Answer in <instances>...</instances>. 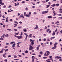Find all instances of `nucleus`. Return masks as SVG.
Returning <instances> with one entry per match:
<instances>
[{
	"instance_id": "f257e3e1",
	"label": "nucleus",
	"mask_w": 62,
	"mask_h": 62,
	"mask_svg": "<svg viewBox=\"0 0 62 62\" xmlns=\"http://www.w3.org/2000/svg\"><path fill=\"white\" fill-rule=\"evenodd\" d=\"M24 16H26V17H29L30 16V15H27V14H26V12H25L24 13Z\"/></svg>"
},
{
	"instance_id": "f03ea898",
	"label": "nucleus",
	"mask_w": 62,
	"mask_h": 62,
	"mask_svg": "<svg viewBox=\"0 0 62 62\" xmlns=\"http://www.w3.org/2000/svg\"><path fill=\"white\" fill-rule=\"evenodd\" d=\"M33 49L34 47H32V46H31V45H30V47L29 48V50H33Z\"/></svg>"
},
{
	"instance_id": "7ed1b4c3",
	"label": "nucleus",
	"mask_w": 62,
	"mask_h": 62,
	"mask_svg": "<svg viewBox=\"0 0 62 62\" xmlns=\"http://www.w3.org/2000/svg\"><path fill=\"white\" fill-rule=\"evenodd\" d=\"M22 38H23V36H22L20 35V36H18L17 39H22Z\"/></svg>"
},
{
	"instance_id": "20e7f679",
	"label": "nucleus",
	"mask_w": 62,
	"mask_h": 62,
	"mask_svg": "<svg viewBox=\"0 0 62 62\" xmlns=\"http://www.w3.org/2000/svg\"><path fill=\"white\" fill-rule=\"evenodd\" d=\"M24 34L25 35V36H26V37L25 38V40H26L27 39V37L28 36V35L26 33H24Z\"/></svg>"
},
{
	"instance_id": "39448f33",
	"label": "nucleus",
	"mask_w": 62,
	"mask_h": 62,
	"mask_svg": "<svg viewBox=\"0 0 62 62\" xmlns=\"http://www.w3.org/2000/svg\"><path fill=\"white\" fill-rule=\"evenodd\" d=\"M34 40H32V42H31V45H32V46H33V45L34 44Z\"/></svg>"
},
{
	"instance_id": "423d86ee",
	"label": "nucleus",
	"mask_w": 62,
	"mask_h": 62,
	"mask_svg": "<svg viewBox=\"0 0 62 62\" xmlns=\"http://www.w3.org/2000/svg\"><path fill=\"white\" fill-rule=\"evenodd\" d=\"M46 52H47L46 53H47V56H48V55H49V54H50V53L49 51H46Z\"/></svg>"
},
{
	"instance_id": "0eeeda50",
	"label": "nucleus",
	"mask_w": 62,
	"mask_h": 62,
	"mask_svg": "<svg viewBox=\"0 0 62 62\" xmlns=\"http://www.w3.org/2000/svg\"><path fill=\"white\" fill-rule=\"evenodd\" d=\"M55 58L57 59H59V58H61V57L60 56L58 57V56H56L55 57Z\"/></svg>"
},
{
	"instance_id": "6e6552de",
	"label": "nucleus",
	"mask_w": 62,
	"mask_h": 62,
	"mask_svg": "<svg viewBox=\"0 0 62 62\" xmlns=\"http://www.w3.org/2000/svg\"><path fill=\"white\" fill-rule=\"evenodd\" d=\"M37 28L38 29V25H36V27H35L34 29H37Z\"/></svg>"
},
{
	"instance_id": "1a4fd4ad",
	"label": "nucleus",
	"mask_w": 62,
	"mask_h": 62,
	"mask_svg": "<svg viewBox=\"0 0 62 62\" xmlns=\"http://www.w3.org/2000/svg\"><path fill=\"white\" fill-rule=\"evenodd\" d=\"M55 38V37H52L50 38V39L51 40H52L53 39H54Z\"/></svg>"
},
{
	"instance_id": "9d476101",
	"label": "nucleus",
	"mask_w": 62,
	"mask_h": 62,
	"mask_svg": "<svg viewBox=\"0 0 62 62\" xmlns=\"http://www.w3.org/2000/svg\"><path fill=\"white\" fill-rule=\"evenodd\" d=\"M53 33L52 34V35L53 36H54V35H55V32L54 31H53Z\"/></svg>"
},
{
	"instance_id": "9b49d317",
	"label": "nucleus",
	"mask_w": 62,
	"mask_h": 62,
	"mask_svg": "<svg viewBox=\"0 0 62 62\" xmlns=\"http://www.w3.org/2000/svg\"><path fill=\"white\" fill-rule=\"evenodd\" d=\"M47 18L48 19H50V18H52V16H47Z\"/></svg>"
},
{
	"instance_id": "f8f14e48",
	"label": "nucleus",
	"mask_w": 62,
	"mask_h": 62,
	"mask_svg": "<svg viewBox=\"0 0 62 62\" xmlns=\"http://www.w3.org/2000/svg\"><path fill=\"white\" fill-rule=\"evenodd\" d=\"M16 45V44L15 43H14V44H13V45L12 46V47H14L15 46V45Z\"/></svg>"
},
{
	"instance_id": "ddd939ff",
	"label": "nucleus",
	"mask_w": 62,
	"mask_h": 62,
	"mask_svg": "<svg viewBox=\"0 0 62 62\" xmlns=\"http://www.w3.org/2000/svg\"><path fill=\"white\" fill-rule=\"evenodd\" d=\"M54 48H55V49H56V45H55V44H54Z\"/></svg>"
},
{
	"instance_id": "4468645a",
	"label": "nucleus",
	"mask_w": 62,
	"mask_h": 62,
	"mask_svg": "<svg viewBox=\"0 0 62 62\" xmlns=\"http://www.w3.org/2000/svg\"><path fill=\"white\" fill-rule=\"evenodd\" d=\"M32 62H35V60L34 59V58H32Z\"/></svg>"
},
{
	"instance_id": "2eb2a0df",
	"label": "nucleus",
	"mask_w": 62,
	"mask_h": 62,
	"mask_svg": "<svg viewBox=\"0 0 62 62\" xmlns=\"http://www.w3.org/2000/svg\"><path fill=\"white\" fill-rule=\"evenodd\" d=\"M55 6V4H53V5H51V6H52V7H54Z\"/></svg>"
},
{
	"instance_id": "dca6fc26",
	"label": "nucleus",
	"mask_w": 62,
	"mask_h": 62,
	"mask_svg": "<svg viewBox=\"0 0 62 62\" xmlns=\"http://www.w3.org/2000/svg\"><path fill=\"white\" fill-rule=\"evenodd\" d=\"M8 18L7 17L6 18V22H8Z\"/></svg>"
},
{
	"instance_id": "f3484780",
	"label": "nucleus",
	"mask_w": 62,
	"mask_h": 62,
	"mask_svg": "<svg viewBox=\"0 0 62 62\" xmlns=\"http://www.w3.org/2000/svg\"><path fill=\"white\" fill-rule=\"evenodd\" d=\"M39 46H37L36 48L37 50H39Z\"/></svg>"
},
{
	"instance_id": "a211bd4d",
	"label": "nucleus",
	"mask_w": 62,
	"mask_h": 62,
	"mask_svg": "<svg viewBox=\"0 0 62 62\" xmlns=\"http://www.w3.org/2000/svg\"><path fill=\"white\" fill-rule=\"evenodd\" d=\"M4 52V51L3 50H1V51H0V53L1 54V53H3Z\"/></svg>"
},
{
	"instance_id": "6ab92c4d",
	"label": "nucleus",
	"mask_w": 62,
	"mask_h": 62,
	"mask_svg": "<svg viewBox=\"0 0 62 62\" xmlns=\"http://www.w3.org/2000/svg\"><path fill=\"white\" fill-rule=\"evenodd\" d=\"M8 34H7L6 35H5V37H8Z\"/></svg>"
},
{
	"instance_id": "aec40b11",
	"label": "nucleus",
	"mask_w": 62,
	"mask_h": 62,
	"mask_svg": "<svg viewBox=\"0 0 62 62\" xmlns=\"http://www.w3.org/2000/svg\"><path fill=\"white\" fill-rule=\"evenodd\" d=\"M44 55L45 56H47V54L46 53H45L44 54Z\"/></svg>"
},
{
	"instance_id": "412c9836",
	"label": "nucleus",
	"mask_w": 62,
	"mask_h": 62,
	"mask_svg": "<svg viewBox=\"0 0 62 62\" xmlns=\"http://www.w3.org/2000/svg\"><path fill=\"white\" fill-rule=\"evenodd\" d=\"M0 40H4V39L3 38L1 37L0 38Z\"/></svg>"
},
{
	"instance_id": "4be33fe9",
	"label": "nucleus",
	"mask_w": 62,
	"mask_h": 62,
	"mask_svg": "<svg viewBox=\"0 0 62 62\" xmlns=\"http://www.w3.org/2000/svg\"><path fill=\"white\" fill-rule=\"evenodd\" d=\"M29 36L30 38H31V37H32V34H30Z\"/></svg>"
},
{
	"instance_id": "5701e85b",
	"label": "nucleus",
	"mask_w": 62,
	"mask_h": 62,
	"mask_svg": "<svg viewBox=\"0 0 62 62\" xmlns=\"http://www.w3.org/2000/svg\"><path fill=\"white\" fill-rule=\"evenodd\" d=\"M15 43V42H12L10 43V44H13V43Z\"/></svg>"
},
{
	"instance_id": "b1692460",
	"label": "nucleus",
	"mask_w": 62,
	"mask_h": 62,
	"mask_svg": "<svg viewBox=\"0 0 62 62\" xmlns=\"http://www.w3.org/2000/svg\"><path fill=\"white\" fill-rule=\"evenodd\" d=\"M50 30V29H47L46 30V32H48V31Z\"/></svg>"
},
{
	"instance_id": "393cba45",
	"label": "nucleus",
	"mask_w": 62,
	"mask_h": 62,
	"mask_svg": "<svg viewBox=\"0 0 62 62\" xmlns=\"http://www.w3.org/2000/svg\"><path fill=\"white\" fill-rule=\"evenodd\" d=\"M25 3V1H23L21 3H22V4H24V3Z\"/></svg>"
},
{
	"instance_id": "a878e982",
	"label": "nucleus",
	"mask_w": 62,
	"mask_h": 62,
	"mask_svg": "<svg viewBox=\"0 0 62 62\" xmlns=\"http://www.w3.org/2000/svg\"><path fill=\"white\" fill-rule=\"evenodd\" d=\"M19 32H18L17 33H16L15 34V35H19Z\"/></svg>"
},
{
	"instance_id": "bb28decb",
	"label": "nucleus",
	"mask_w": 62,
	"mask_h": 62,
	"mask_svg": "<svg viewBox=\"0 0 62 62\" xmlns=\"http://www.w3.org/2000/svg\"><path fill=\"white\" fill-rule=\"evenodd\" d=\"M24 32H26V29L23 30Z\"/></svg>"
},
{
	"instance_id": "cd10ccee",
	"label": "nucleus",
	"mask_w": 62,
	"mask_h": 62,
	"mask_svg": "<svg viewBox=\"0 0 62 62\" xmlns=\"http://www.w3.org/2000/svg\"><path fill=\"white\" fill-rule=\"evenodd\" d=\"M5 53V54H3V55L5 56L6 55H7V53Z\"/></svg>"
},
{
	"instance_id": "c85d7f7f",
	"label": "nucleus",
	"mask_w": 62,
	"mask_h": 62,
	"mask_svg": "<svg viewBox=\"0 0 62 62\" xmlns=\"http://www.w3.org/2000/svg\"><path fill=\"white\" fill-rule=\"evenodd\" d=\"M42 13L43 14H45V11H44L42 12Z\"/></svg>"
},
{
	"instance_id": "c756f323",
	"label": "nucleus",
	"mask_w": 62,
	"mask_h": 62,
	"mask_svg": "<svg viewBox=\"0 0 62 62\" xmlns=\"http://www.w3.org/2000/svg\"><path fill=\"white\" fill-rule=\"evenodd\" d=\"M47 58V57H44L43 58H44V59H46V58Z\"/></svg>"
},
{
	"instance_id": "7c9ffc66",
	"label": "nucleus",
	"mask_w": 62,
	"mask_h": 62,
	"mask_svg": "<svg viewBox=\"0 0 62 62\" xmlns=\"http://www.w3.org/2000/svg\"><path fill=\"white\" fill-rule=\"evenodd\" d=\"M20 43H22V42H19L18 43H17V45H19V44Z\"/></svg>"
},
{
	"instance_id": "2f4dec72",
	"label": "nucleus",
	"mask_w": 62,
	"mask_h": 62,
	"mask_svg": "<svg viewBox=\"0 0 62 62\" xmlns=\"http://www.w3.org/2000/svg\"><path fill=\"white\" fill-rule=\"evenodd\" d=\"M50 7V5H48L47 6V7H46V8H48V7Z\"/></svg>"
},
{
	"instance_id": "473e14b6",
	"label": "nucleus",
	"mask_w": 62,
	"mask_h": 62,
	"mask_svg": "<svg viewBox=\"0 0 62 62\" xmlns=\"http://www.w3.org/2000/svg\"><path fill=\"white\" fill-rule=\"evenodd\" d=\"M59 23V22L57 21L55 23V24H56V23Z\"/></svg>"
},
{
	"instance_id": "72a5a7b5",
	"label": "nucleus",
	"mask_w": 62,
	"mask_h": 62,
	"mask_svg": "<svg viewBox=\"0 0 62 62\" xmlns=\"http://www.w3.org/2000/svg\"><path fill=\"white\" fill-rule=\"evenodd\" d=\"M25 53H28V51L27 50H26V51H25Z\"/></svg>"
},
{
	"instance_id": "f704fd0d",
	"label": "nucleus",
	"mask_w": 62,
	"mask_h": 62,
	"mask_svg": "<svg viewBox=\"0 0 62 62\" xmlns=\"http://www.w3.org/2000/svg\"><path fill=\"white\" fill-rule=\"evenodd\" d=\"M9 31H11V30L10 29H7Z\"/></svg>"
},
{
	"instance_id": "c9c22d12",
	"label": "nucleus",
	"mask_w": 62,
	"mask_h": 62,
	"mask_svg": "<svg viewBox=\"0 0 62 62\" xmlns=\"http://www.w3.org/2000/svg\"><path fill=\"white\" fill-rule=\"evenodd\" d=\"M59 60L60 61H61V62L62 61V59H61V58H60V59H59Z\"/></svg>"
},
{
	"instance_id": "e433bc0d",
	"label": "nucleus",
	"mask_w": 62,
	"mask_h": 62,
	"mask_svg": "<svg viewBox=\"0 0 62 62\" xmlns=\"http://www.w3.org/2000/svg\"><path fill=\"white\" fill-rule=\"evenodd\" d=\"M25 10H28V8H27L26 7V8L25 9Z\"/></svg>"
},
{
	"instance_id": "4c0bfd02",
	"label": "nucleus",
	"mask_w": 62,
	"mask_h": 62,
	"mask_svg": "<svg viewBox=\"0 0 62 62\" xmlns=\"http://www.w3.org/2000/svg\"><path fill=\"white\" fill-rule=\"evenodd\" d=\"M53 13H54V16H55V15H56V14L54 12H53Z\"/></svg>"
},
{
	"instance_id": "58836bf2",
	"label": "nucleus",
	"mask_w": 62,
	"mask_h": 62,
	"mask_svg": "<svg viewBox=\"0 0 62 62\" xmlns=\"http://www.w3.org/2000/svg\"><path fill=\"white\" fill-rule=\"evenodd\" d=\"M56 6H59V4H56Z\"/></svg>"
},
{
	"instance_id": "ea45409f",
	"label": "nucleus",
	"mask_w": 62,
	"mask_h": 62,
	"mask_svg": "<svg viewBox=\"0 0 62 62\" xmlns=\"http://www.w3.org/2000/svg\"><path fill=\"white\" fill-rule=\"evenodd\" d=\"M8 49H6L5 50V52H7V51H8Z\"/></svg>"
},
{
	"instance_id": "a19ab883",
	"label": "nucleus",
	"mask_w": 62,
	"mask_h": 62,
	"mask_svg": "<svg viewBox=\"0 0 62 62\" xmlns=\"http://www.w3.org/2000/svg\"><path fill=\"white\" fill-rule=\"evenodd\" d=\"M48 11H45V13H47L48 12Z\"/></svg>"
},
{
	"instance_id": "79ce46f5",
	"label": "nucleus",
	"mask_w": 62,
	"mask_h": 62,
	"mask_svg": "<svg viewBox=\"0 0 62 62\" xmlns=\"http://www.w3.org/2000/svg\"><path fill=\"white\" fill-rule=\"evenodd\" d=\"M14 30L15 31H17V29H15Z\"/></svg>"
},
{
	"instance_id": "37998d69",
	"label": "nucleus",
	"mask_w": 62,
	"mask_h": 62,
	"mask_svg": "<svg viewBox=\"0 0 62 62\" xmlns=\"http://www.w3.org/2000/svg\"><path fill=\"white\" fill-rule=\"evenodd\" d=\"M51 32H52V31L50 30L48 31V33H51Z\"/></svg>"
},
{
	"instance_id": "c03bdc74",
	"label": "nucleus",
	"mask_w": 62,
	"mask_h": 62,
	"mask_svg": "<svg viewBox=\"0 0 62 62\" xmlns=\"http://www.w3.org/2000/svg\"><path fill=\"white\" fill-rule=\"evenodd\" d=\"M19 17H20V18H21V17H22V18H24V16H21Z\"/></svg>"
},
{
	"instance_id": "a18cd8bd",
	"label": "nucleus",
	"mask_w": 62,
	"mask_h": 62,
	"mask_svg": "<svg viewBox=\"0 0 62 62\" xmlns=\"http://www.w3.org/2000/svg\"><path fill=\"white\" fill-rule=\"evenodd\" d=\"M9 21H10V22H12V19H10Z\"/></svg>"
},
{
	"instance_id": "49530a36",
	"label": "nucleus",
	"mask_w": 62,
	"mask_h": 62,
	"mask_svg": "<svg viewBox=\"0 0 62 62\" xmlns=\"http://www.w3.org/2000/svg\"><path fill=\"white\" fill-rule=\"evenodd\" d=\"M40 54H42V51H41L40 52Z\"/></svg>"
},
{
	"instance_id": "de8ad7c7",
	"label": "nucleus",
	"mask_w": 62,
	"mask_h": 62,
	"mask_svg": "<svg viewBox=\"0 0 62 62\" xmlns=\"http://www.w3.org/2000/svg\"><path fill=\"white\" fill-rule=\"evenodd\" d=\"M14 37H16V38H18V36H16V35H14Z\"/></svg>"
},
{
	"instance_id": "09e8293b",
	"label": "nucleus",
	"mask_w": 62,
	"mask_h": 62,
	"mask_svg": "<svg viewBox=\"0 0 62 62\" xmlns=\"http://www.w3.org/2000/svg\"><path fill=\"white\" fill-rule=\"evenodd\" d=\"M42 30H43L42 29H41L39 30V31H41H41H42Z\"/></svg>"
},
{
	"instance_id": "8fccbe9b",
	"label": "nucleus",
	"mask_w": 62,
	"mask_h": 62,
	"mask_svg": "<svg viewBox=\"0 0 62 62\" xmlns=\"http://www.w3.org/2000/svg\"><path fill=\"white\" fill-rule=\"evenodd\" d=\"M14 25H15V26H17V25L16 24H14Z\"/></svg>"
},
{
	"instance_id": "3c124183",
	"label": "nucleus",
	"mask_w": 62,
	"mask_h": 62,
	"mask_svg": "<svg viewBox=\"0 0 62 62\" xmlns=\"http://www.w3.org/2000/svg\"><path fill=\"white\" fill-rule=\"evenodd\" d=\"M14 23H17V24H18V22H16V21H15L14 22Z\"/></svg>"
},
{
	"instance_id": "603ef678",
	"label": "nucleus",
	"mask_w": 62,
	"mask_h": 62,
	"mask_svg": "<svg viewBox=\"0 0 62 62\" xmlns=\"http://www.w3.org/2000/svg\"><path fill=\"white\" fill-rule=\"evenodd\" d=\"M4 61H5L6 62H8V60H7V59L5 60H4Z\"/></svg>"
},
{
	"instance_id": "864d4df0",
	"label": "nucleus",
	"mask_w": 62,
	"mask_h": 62,
	"mask_svg": "<svg viewBox=\"0 0 62 62\" xmlns=\"http://www.w3.org/2000/svg\"><path fill=\"white\" fill-rule=\"evenodd\" d=\"M48 56L49 58H51L52 57V56Z\"/></svg>"
},
{
	"instance_id": "5fc2aeb1",
	"label": "nucleus",
	"mask_w": 62,
	"mask_h": 62,
	"mask_svg": "<svg viewBox=\"0 0 62 62\" xmlns=\"http://www.w3.org/2000/svg\"><path fill=\"white\" fill-rule=\"evenodd\" d=\"M58 33H59V31H57L56 32L57 35H58Z\"/></svg>"
},
{
	"instance_id": "6e6d98bb",
	"label": "nucleus",
	"mask_w": 62,
	"mask_h": 62,
	"mask_svg": "<svg viewBox=\"0 0 62 62\" xmlns=\"http://www.w3.org/2000/svg\"><path fill=\"white\" fill-rule=\"evenodd\" d=\"M18 28L20 29V28H22V27H18Z\"/></svg>"
},
{
	"instance_id": "4d7b16f0",
	"label": "nucleus",
	"mask_w": 62,
	"mask_h": 62,
	"mask_svg": "<svg viewBox=\"0 0 62 62\" xmlns=\"http://www.w3.org/2000/svg\"><path fill=\"white\" fill-rule=\"evenodd\" d=\"M59 10L60 11H62V9L61 8H60L59 9Z\"/></svg>"
},
{
	"instance_id": "13d9d810",
	"label": "nucleus",
	"mask_w": 62,
	"mask_h": 62,
	"mask_svg": "<svg viewBox=\"0 0 62 62\" xmlns=\"http://www.w3.org/2000/svg\"><path fill=\"white\" fill-rule=\"evenodd\" d=\"M15 6H17V3H15Z\"/></svg>"
},
{
	"instance_id": "bf43d9fd",
	"label": "nucleus",
	"mask_w": 62,
	"mask_h": 62,
	"mask_svg": "<svg viewBox=\"0 0 62 62\" xmlns=\"http://www.w3.org/2000/svg\"><path fill=\"white\" fill-rule=\"evenodd\" d=\"M57 29H56V30H55V32H57Z\"/></svg>"
},
{
	"instance_id": "052dcab7",
	"label": "nucleus",
	"mask_w": 62,
	"mask_h": 62,
	"mask_svg": "<svg viewBox=\"0 0 62 62\" xmlns=\"http://www.w3.org/2000/svg\"><path fill=\"white\" fill-rule=\"evenodd\" d=\"M2 17H3V19H4V18H5V16H4L3 15V16H2Z\"/></svg>"
},
{
	"instance_id": "680f3d73",
	"label": "nucleus",
	"mask_w": 62,
	"mask_h": 62,
	"mask_svg": "<svg viewBox=\"0 0 62 62\" xmlns=\"http://www.w3.org/2000/svg\"><path fill=\"white\" fill-rule=\"evenodd\" d=\"M44 41H46V39H43Z\"/></svg>"
},
{
	"instance_id": "e2e57ef3",
	"label": "nucleus",
	"mask_w": 62,
	"mask_h": 62,
	"mask_svg": "<svg viewBox=\"0 0 62 62\" xmlns=\"http://www.w3.org/2000/svg\"><path fill=\"white\" fill-rule=\"evenodd\" d=\"M3 56L5 58H6V56L3 55Z\"/></svg>"
},
{
	"instance_id": "0e129e2a",
	"label": "nucleus",
	"mask_w": 62,
	"mask_h": 62,
	"mask_svg": "<svg viewBox=\"0 0 62 62\" xmlns=\"http://www.w3.org/2000/svg\"><path fill=\"white\" fill-rule=\"evenodd\" d=\"M18 56H19V57H22V55H18Z\"/></svg>"
},
{
	"instance_id": "69168bd1",
	"label": "nucleus",
	"mask_w": 62,
	"mask_h": 62,
	"mask_svg": "<svg viewBox=\"0 0 62 62\" xmlns=\"http://www.w3.org/2000/svg\"><path fill=\"white\" fill-rule=\"evenodd\" d=\"M47 41H50V40L49 39H47Z\"/></svg>"
},
{
	"instance_id": "338daca9",
	"label": "nucleus",
	"mask_w": 62,
	"mask_h": 62,
	"mask_svg": "<svg viewBox=\"0 0 62 62\" xmlns=\"http://www.w3.org/2000/svg\"><path fill=\"white\" fill-rule=\"evenodd\" d=\"M46 61V62H51V61Z\"/></svg>"
},
{
	"instance_id": "774afa93",
	"label": "nucleus",
	"mask_w": 62,
	"mask_h": 62,
	"mask_svg": "<svg viewBox=\"0 0 62 62\" xmlns=\"http://www.w3.org/2000/svg\"><path fill=\"white\" fill-rule=\"evenodd\" d=\"M60 33H62V30H61L60 31Z\"/></svg>"
}]
</instances>
